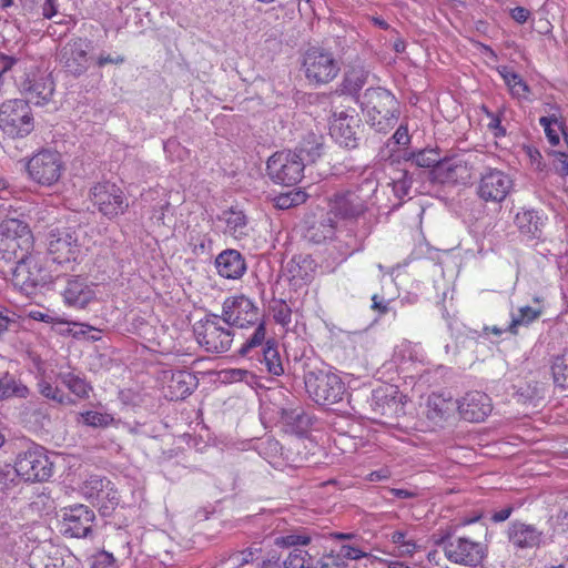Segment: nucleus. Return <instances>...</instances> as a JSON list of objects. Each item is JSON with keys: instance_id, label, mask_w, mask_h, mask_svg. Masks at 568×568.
Masks as SVG:
<instances>
[{"instance_id": "obj_1", "label": "nucleus", "mask_w": 568, "mask_h": 568, "mask_svg": "<svg viewBox=\"0 0 568 568\" xmlns=\"http://www.w3.org/2000/svg\"><path fill=\"white\" fill-rule=\"evenodd\" d=\"M327 219L307 231V237L314 243L332 237L337 220H355L366 211L365 201L354 191L337 192L328 200Z\"/></svg>"}, {"instance_id": "obj_2", "label": "nucleus", "mask_w": 568, "mask_h": 568, "mask_svg": "<svg viewBox=\"0 0 568 568\" xmlns=\"http://www.w3.org/2000/svg\"><path fill=\"white\" fill-rule=\"evenodd\" d=\"M361 105L366 122L377 132H388L398 120V102L394 94L386 89H367L362 98Z\"/></svg>"}, {"instance_id": "obj_3", "label": "nucleus", "mask_w": 568, "mask_h": 568, "mask_svg": "<svg viewBox=\"0 0 568 568\" xmlns=\"http://www.w3.org/2000/svg\"><path fill=\"white\" fill-rule=\"evenodd\" d=\"M435 544L442 546L445 558L455 565L477 568L488 556V545L475 541L466 536L453 537L450 530L445 531Z\"/></svg>"}, {"instance_id": "obj_4", "label": "nucleus", "mask_w": 568, "mask_h": 568, "mask_svg": "<svg viewBox=\"0 0 568 568\" xmlns=\"http://www.w3.org/2000/svg\"><path fill=\"white\" fill-rule=\"evenodd\" d=\"M33 234L29 224L8 213L0 221V252L7 260L26 256L33 248Z\"/></svg>"}, {"instance_id": "obj_5", "label": "nucleus", "mask_w": 568, "mask_h": 568, "mask_svg": "<svg viewBox=\"0 0 568 568\" xmlns=\"http://www.w3.org/2000/svg\"><path fill=\"white\" fill-rule=\"evenodd\" d=\"M308 396L318 405H333L343 399L346 387L338 374L315 369L304 376Z\"/></svg>"}, {"instance_id": "obj_6", "label": "nucleus", "mask_w": 568, "mask_h": 568, "mask_svg": "<svg viewBox=\"0 0 568 568\" xmlns=\"http://www.w3.org/2000/svg\"><path fill=\"white\" fill-rule=\"evenodd\" d=\"M34 129V119L29 102L11 99L0 104V131L11 139L29 135Z\"/></svg>"}, {"instance_id": "obj_7", "label": "nucleus", "mask_w": 568, "mask_h": 568, "mask_svg": "<svg viewBox=\"0 0 568 568\" xmlns=\"http://www.w3.org/2000/svg\"><path fill=\"white\" fill-rule=\"evenodd\" d=\"M14 470L26 481H44L53 474V462L44 447L32 444L17 455Z\"/></svg>"}, {"instance_id": "obj_8", "label": "nucleus", "mask_w": 568, "mask_h": 568, "mask_svg": "<svg viewBox=\"0 0 568 568\" xmlns=\"http://www.w3.org/2000/svg\"><path fill=\"white\" fill-rule=\"evenodd\" d=\"M64 171V163L59 152L42 150L30 158L27 163L29 178L42 186L55 184Z\"/></svg>"}, {"instance_id": "obj_9", "label": "nucleus", "mask_w": 568, "mask_h": 568, "mask_svg": "<svg viewBox=\"0 0 568 568\" xmlns=\"http://www.w3.org/2000/svg\"><path fill=\"white\" fill-rule=\"evenodd\" d=\"M305 165L301 155L288 150L274 153L267 161V174L275 183L294 185L303 178Z\"/></svg>"}, {"instance_id": "obj_10", "label": "nucleus", "mask_w": 568, "mask_h": 568, "mask_svg": "<svg viewBox=\"0 0 568 568\" xmlns=\"http://www.w3.org/2000/svg\"><path fill=\"white\" fill-rule=\"evenodd\" d=\"M47 247L51 260L60 265L77 262L81 254L79 235L74 230L69 227L51 230L48 236Z\"/></svg>"}, {"instance_id": "obj_11", "label": "nucleus", "mask_w": 568, "mask_h": 568, "mask_svg": "<svg viewBox=\"0 0 568 568\" xmlns=\"http://www.w3.org/2000/svg\"><path fill=\"white\" fill-rule=\"evenodd\" d=\"M194 333L199 344L211 353H224L233 342L232 332L221 324V318L216 315L196 323Z\"/></svg>"}, {"instance_id": "obj_12", "label": "nucleus", "mask_w": 568, "mask_h": 568, "mask_svg": "<svg viewBox=\"0 0 568 568\" xmlns=\"http://www.w3.org/2000/svg\"><path fill=\"white\" fill-rule=\"evenodd\" d=\"M90 199L99 212L108 219L124 214L129 207L121 187L109 181L93 185L90 190Z\"/></svg>"}, {"instance_id": "obj_13", "label": "nucleus", "mask_w": 568, "mask_h": 568, "mask_svg": "<svg viewBox=\"0 0 568 568\" xmlns=\"http://www.w3.org/2000/svg\"><path fill=\"white\" fill-rule=\"evenodd\" d=\"M16 267L12 271L11 282L14 287L30 295L34 290L45 283V273L40 265L39 257L32 255L31 252L26 256H19Z\"/></svg>"}, {"instance_id": "obj_14", "label": "nucleus", "mask_w": 568, "mask_h": 568, "mask_svg": "<svg viewBox=\"0 0 568 568\" xmlns=\"http://www.w3.org/2000/svg\"><path fill=\"white\" fill-rule=\"evenodd\" d=\"M222 320L226 325L245 328L261 321L260 310L244 295L227 297L222 307Z\"/></svg>"}, {"instance_id": "obj_15", "label": "nucleus", "mask_w": 568, "mask_h": 568, "mask_svg": "<svg viewBox=\"0 0 568 568\" xmlns=\"http://www.w3.org/2000/svg\"><path fill=\"white\" fill-rule=\"evenodd\" d=\"M511 178L501 170L487 169L477 183V195L485 202L500 203L513 190Z\"/></svg>"}, {"instance_id": "obj_16", "label": "nucleus", "mask_w": 568, "mask_h": 568, "mask_svg": "<svg viewBox=\"0 0 568 568\" xmlns=\"http://www.w3.org/2000/svg\"><path fill=\"white\" fill-rule=\"evenodd\" d=\"M303 65L306 78L315 83H327L338 73V65L332 53L312 48L304 55Z\"/></svg>"}, {"instance_id": "obj_17", "label": "nucleus", "mask_w": 568, "mask_h": 568, "mask_svg": "<svg viewBox=\"0 0 568 568\" xmlns=\"http://www.w3.org/2000/svg\"><path fill=\"white\" fill-rule=\"evenodd\" d=\"M20 89L30 102L40 105L50 101L54 84L49 74L31 63L20 80Z\"/></svg>"}, {"instance_id": "obj_18", "label": "nucleus", "mask_w": 568, "mask_h": 568, "mask_svg": "<svg viewBox=\"0 0 568 568\" xmlns=\"http://www.w3.org/2000/svg\"><path fill=\"white\" fill-rule=\"evenodd\" d=\"M91 42L83 38H74L68 41L59 51V60L67 72L79 77L89 67L88 53Z\"/></svg>"}, {"instance_id": "obj_19", "label": "nucleus", "mask_w": 568, "mask_h": 568, "mask_svg": "<svg viewBox=\"0 0 568 568\" xmlns=\"http://www.w3.org/2000/svg\"><path fill=\"white\" fill-rule=\"evenodd\" d=\"M358 124L359 119L354 110L334 112L329 134L339 145L354 149L357 146L356 128Z\"/></svg>"}, {"instance_id": "obj_20", "label": "nucleus", "mask_w": 568, "mask_h": 568, "mask_svg": "<svg viewBox=\"0 0 568 568\" xmlns=\"http://www.w3.org/2000/svg\"><path fill=\"white\" fill-rule=\"evenodd\" d=\"M508 541L516 549L539 548L547 544L542 530L532 524L520 520L511 521L507 529Z\"/></svg>"}, {"instance_id": "obj_21", "label": "nucleus", "mask_w": 568, "mask_h": 568, "mask_svg": "<svg viewBox=\"0 0 568 568\" xmlns=\"http://www.w3.org/2000/svg\"><path fill=\"white\" fill-rule=\"evenodd\" d=\"M93 519L94 513L81 504L62 509L63 531L70 537H85L91 530Z\"/></svg>"}, {"instance_id": "obj_22", "label": "nucleus", "mask_w": 568, "mask_h": 568, "mask_svg": "<svg viewBox=\"0 0 568 568\" xmlns=\"http://www.w3.org/2000/svg\"><path fill=\"white\" fill-rule=\"evenodd\" d=\"M460 416L471 423H480L490 414L493 406L489 396L481 392H469L456 402Z\"/></svg>"}, {"instance_id": "obj_23", "label": "nucleus", "mask_w": 568, "mask_h": 568, "mask_svg": "<svg viewBox=\"0 0 568 568\" xmlns=\"http://www.w3.org/2000/svg\"><path fill=\"white\" fill-rule=\"evenodd\" d=\"M62 296L69 307L83 310L95 300V292L93 286L83 280L73 278L68 281Z\"/></svg>"}, {"instance_id": "obj_24", "label": "nucleus", "mask_w": 568, "mask_h": 568, "mask_svg": "<svg viewBox=\"0 0 568 568\" xmlns=\"http://www.w3.org/2000/svg\"><path fill=\"white\" fill-rule=\"evenodd\" d=\"M164 379L166 383L165 396L171 400L185 398L196 386L195 377L186 371L165 372Z\"/></svg>"}, {"instance_id": "obj_25", "label": "nucleus", "mask_w": 568, "mask_h": 568, "mask_svg": "<svg viewBox=\"0 0 568 568\" xmlns=\"http://www.w3.org/2000/svg\"><path fill=\"white\" fill-rule=\"evenodd\" d=\"M217 273L229 280H237L246 271V264L242 254L236 250H225L215 258Z\"/></svg>"}, {"instance_id": "obj_26", "label": "nucleus", "mask_w": 568, "mask_h": 568, "mask_svg": "<svg viewBox=\"0 0 568 568\" xmlns=\"http://www.w3.org/2000/svg\"><path fill=\"white\" fill-rule=\"evenodd\" d=\"M435 173L443 183H455L459 179H464L467 166L460 158L450 156L440 159Z\"/></svg>"}, {"instance_id": "obj_27", "label": "nucleus", "mask_w": 568, "mask_h": 568, "mask_svg": "<svg viewBox=\"0 0 568 568\" xmlns=\"http://www.w3.org/2000/svg\"><path fill=\"white\" fill-rule=\"evenodd\" d=\"M456 402L443 395L432 394L427 399L426 416L428 419L439 423L447 418L455 409Z\"/></svg>"}, {"instance_id": "obj_28", "label": "nucleus", "mask_w": 568, "mask_h": 568, "mask_svg": "<svg viewBox=\"0 0 568 568\" xmlns=\"http://www.w3.org/2000/svg\"><path fill=\"white\" fill-rule=\"evenodd\" d=\"M323 135L310 132L301 141L296 153L302 156L304 165L314 163L323 152Z\"/></svg>"}, {"instance_id": "obj_29", "label": "nucleus", "mask_w": 568, "mask_h": 568, "mask_svg": "<svg viewBox=\"0 0 568 568\" xmlns=\"http://www.w3.org/2000/svg\"><path fill=\"white\" fill-rule=\"evenodd\" d=\"M515 224L521 234L536 237L540 233L541 220L534 210H523L515 216Z\"/></svg>"}, {"instance_id": "obj_30", "label": "nucleus", "mask_w": 568, "mask_h": 568, "mask_svg": "<svg viewBox=\"0 0 568 568\" xmlns=\"http://www.w3.org/2000/svg\"><path fill=\"white\" fill-rule=\"evenodd\" d=\"M498 72L514 97L518 99H528V94L530 92L529 87L518 73L511 71L507 67H501Z\"/></svg>"}, {"instance_id": "obj_31", "label": "nucleus", "mask_w": 568, "mask_h": 568, "mask_svg": "<svg viewBox=\"0 0 568 568\" xmlns=\"http://www.w3.org/2000/svg\"><path fill=\"white\" fill-rule=\"evenodd\" d=\"M58 378L72 394L81 399L88 398L92 390L90 384L71 372L60 373Z\"/></svg>"}, {"instance_id": "obj_32", "label": "nucleus", "mask_w": 568, "mask_h": 568, "mask_svg": "<svg viewBox=\"0 0 568 568\" xmlns=\"http://www.w3.org/2000/svg\"><path fill=\"white\" fill-rule=\"evenodd\" d=\"M31 60L27 54L19 52L17 55L0 53V79L10 71H28Z\"/></svg>"}, {"instance_id": "obj_33", "label": "nucleus", "mask_w": 568, "mask_h": 568, "mask_svg": "<svg viewBox=\"0 0 568 568\" xmlns=\"http://www.w3.org/2000/svg\"><path fill=\"white\" fill-rule=\"evenodd\" d=\"M551 375L556 386L564 389L568 388V349L554 357Z\"/></svg>"}, {"instance_id": "obj_34", "label": "nucleus", "mask_w": 568, "mask_h": 568, "mask_svg": "<svg viewBox=\"0 0 568 568\" xmlns=\"http://www.w3.org/2000/svg\"><path fill=\"white\" fill-rule=\"evenodd\" d=\"M108 483L109 479L104 477L90 475L81 485V493L87 499L98 503L103 489L105 486L108 487Z\"/></svg>"}, {"instance_id": "obj_35", "label": "nucleus", "mask_w": 568, "mask_h": 568, "mask_svg": "<svg viewBox=\"0 0 568 568\" xmlns=\"http://www.w3.org/2000/svg\"><path fill=\"white\" fill-rule=\"evenodd\" d=\"M542 313L541 308H534L530 306H523L518 310L516 314L511 315V322L508 325L507 329L517 334V328L519 326H527L534 321H536Z\"/></svg>"}, {"instance_id": "obj_36", "label": "nucleus", "mask_w": 568, "mask_h": 568, "mask_svg": "<svg viewBox=\"0 0 568 568\" xmlns=\"http://www.w3.org/2000/svg\"><path fill=\"white\" fill-rule=\"evenodd\" d=\"M223 220L226 223V232L234 237H242L245 235L246 216L242 211L230 210L224 212Z\"/></svg>"}, {"instance_id": "obj_37", "label": "nucleus", "mask_w": 568, "mask_h": 568, "mask_svg": "<svg viewBox=\"0 0 568 568\" xmlns=\"http://www.w3.org/2000/svg\"><path fill=\"white\" fill-rule=\"evenodd\" d=\"M263 361L271 374L280 376L284 373L280 353L273 339H268L265 343V347L263 349Z\"/></svg>"}, {"instance_id": "obj_38", "label": "nucleus", "mask_w": 568, "mask_h": 568, "mask_svg": "<svg viewBox=\"0 0 568 568\" xmlns=\"http://www.w3.org/2000/svg\"><path fill=\"white\" fill-rule=\"evenodd\" d=\"M390 541L396 546L397 552L400 556H412L418 549L415 539L404 530L393 531L390 534Z\"/></svg>"}, {"instance_id": "obj_39", "label": "nucleus", "mask_w": 568, "mask_h": 568, "mask_svg": "<svg viewBox=\"0 0 568 568\" xmlns=\"http://www.w3.org/2000/svg\"><path fill=\"white\" fill-rule=\"evenodd\" d=\"M368 72L362 68L356 67L348 70L344 78V89L349 94H356L366 83Z\"/></svg>"}, {"instance_id": "obj_40", "label": "nucleus", "mask_w": 568, "mask_h": 568, "mask_svg": "<svg viewBox=\"0 0 568 568\" xmlns=\"http://www.w3.org/2000/svg\"><path fill=\"white\" fill-rule=\"evenodd\" d=\"M253 334L242 344L239 353L247 356L252 349L262 346L265 341L266 327L263 321L257 322Z\"/></svg>"}, {"instance_id": "obj_41", "label": "nucleus", "mask_w": 568, "mask_h": 568, "mask_svg": "<svg viewBox=\"0 0 568 568\" xmlns=\"http://www.w3.org/2000/svg\"><path fill=\"white\" fill-rule=\"evenodd\" d=\"M312 556L301 548H294L283 561V568H311Z\"/></svg>"}, {"instance_id": "obj_42", "label": "nucleus", "mask_w": 568, "mask_h": 568, "mask_svg": "<svg viewBox=\"0 0 568 568\" xmlns=\"http://www.w3.org/2000/svg\"><path fill=\"white\" fill-rule=\"evenodd\" d=\"M282 418L286 424L295 426L297 429H303L310 424V417L302 407L283 409Z\"/></svg>"}, {"instance_id": "obj_43", "label": "nucleus", "mask_w": 568, "mask_h": 568, "mask_svg": "<svg viewBox=\"0 0 568 568\" xmlns=\"http://www.w3.org/2000/svg\"><path fill=\"white\" fill-rule=\"evenodd\" d=\"M80 416L82 422L91 427H108L114 420L112 415L95 410L81 413Z\"/></svg>"}, {"instance_id": "obj_44", "label": "nucleus", "mask_w": 568, "mask_h": 568, "mask_svg": "<svg viewBox=\"0 0 568 568\" xmlns=\"http://www.w3.org/2000/svg\"><path fill=\"white\" fill-rule=\"evenodd\" d=\"M414 163L420 168H433L437 169L440 156L435 149H425L416 153L413 158Z\"/></svg>"}, {"instance_id": "obj_45", "label": "nucleus", "mask_w": 568, "mask_h": 568, "mask_svg": "<svg viewBox=\"0 0 568 568\" xmlns=\"http://www.w3.org/2000/svg\"><path fill=\"white\" fill-rule=\"evenodd\" d=\"M311 542V536L303 532H293L285 536H280L275 538L274 544L277 547H296V546H305Z\"/></svg>"}, {"instance_id": "obj_46", "label": "nucleus", "mask_w": 568, "mask_h": 568, "mask_svg": "<svg viewBox=\"0 0 568 568\" xmlns=\"http://www.w3.org/2000/svg\"><path fill=\"white\" fill-rule=\"evenodd\" d=\"M540 125L544 128L546 136L551 145H558L560 142L559 134L555 129H552V125H557L560 130V125H564L562 122H560L556 115L550 116H542L539 119Z\"/></svg>"}, {"instance_id": "obj_47", "label": "nucleus", "mask_w": 568, "mask_h": 568, "mask_svg": "<svg viewBox=\"0 0 568 568\" xmlns=\"http://www.w3.org/2000/svg\"><path fill=\"white\" fill-rule=\"evenodd\" d=\"M39 392L47 398L58 402L59 404L68 405L72 399L57 387H53L49 382L41 381L39 383Z\"/></svg>"}, {"instance_id": "obj_48", "label": "nucleus", "mask_w": 568, "mask_h": 568, "mask_svg": "<svg viewBox=\"0 0 568 568\" xmlns=\"http://www.w3.org/2000/svg\"><path fill=\"white\" fill-rule=\"evenodd\" d=\"M26 387L17 385L13 377L4 375L0 378V398H8L12 395L24 396Z\"/></svg>"}, {"instance_id": "obj_49", "label": "nucleus", "mask_w": 568, "mask_h": 568, "mask_svg": "<svg viewBox=\"0 0 568 568\" xmlns=\"http://www.w3.org/2000/svg\"><path fill=\"white\" fill-rule=\"evenodd\" d=\"M272 313L274 321L282 326H287L292 322V310L282 300L273 303Z\"/></svg>"}, {"instance_id": "obj_50", "label": "nucleus", "mask_w": 568, "mask_h": 568, "mask_svg": "<svg viewBox=\"0 0 568 568\" xmlns=\"http://www.w3.org/2000/svg\"><path fill=\"white\" fill-rule=\"evenodd\" d=\"M120 501V495L118 490L114 488L113 484L109 480L108 487L103 489V493L100 495V499L97 503L101 508L110 509L118 505Z\"/></svg>"}, {"instance_id": "obj_51", "label": "nucleus", "mask_w": 568, "mask_h": 568, "mask_svg": "<svg viewBox=\"0 0 568 568\" xmlns=\"http://www.w3.org/2000/svg\"><path fill=\"white\" fill-rule=\"evenodd\" d=\"M91 568H119L116 559L111 552L99 551L91 558Z\"/></svg>"}, {"instance_id": "obj_52", "label": "nucleus", "mask_w": 568, "mask_h": 568, "mask_svg": "<svg viewBox=\"0 0 568 568\" xmlns=\"http://www.w3.org/2000/svg\"><path fill=\"white\" fill-rule=\"evenodd\" d=\"M412 183V176L407 172H403L398 179L393 181V190L398 197H403L408 195Z\"/></svg>"}, {"instance_id": "obj_53", "label": "nucleus", "mask_w": 568, "mask_h": 568, "mask_svg": "<svg viewBox=\"0 0 568 568\" xmlns=\"http://www.w3.org/2000/svg\"><path fill=\"white\" fill-rule=\"evenodd\" d=\"M171 204L168 199H162L160 202L152 209L151 221L156 225H164L165 214L169 211Z\"/></svg>"}, {"instance_id": "obj_54", "label": "nucleus", "mask_w": 568, "mask_h": 568, "mask_svg": "<svg viewBox=\"0 0 568 568\" xmlns=\"http://www.w3.org/2000/svg\"><path fill=\"white\" fill-rule=\"evenodd\" d=\"M317 568H346V562L337 554L331 552L320 559Z\"/></svg>"}, {"instance_id": "obj_55", "label": "nucleus", "mask_w": 568, "mask_h": 568, "mask_svg": "<svg viewBox=\"0 0 568 568\" xmlns=\"http://www.w3.org/2000/svg\"><path fill=\"white\" fill-rule=\"evenodd\" d=\"M337 555L341 556V558L344 561H345V559L358 560L361 558L366 557V552H364L359 548L351 546V545H343V546H341Z\"/></svg>"}, {"instance_id": "obj_56", "label": "nucleus", "mask_w": 568, "mask_h": 568, "mask_svg": "<svg viewBox=\"0 0 568 568\" xmlns=\"http://www.w3.org/2000/svg\"><path fill=\"white\" fill-rule=\"evenodd\" d=\"M288 272L291 273L293 278H300L303 281H307L310 278V275L306 271H303L300 263L295 262V260H292L288 264Z\"/></svg>"}, {"instance_id": "obj_57", "label": "nucleus", "mask_w": 568, "mask_h": 568, "mask_svg": "<svg viewBox=\"0 0 568 568\" xmlns=\"http://www.w3.org/2000/svg\"><path fill=\"white\" fill-rule=\"evenodd\" d=\"M124 57L122 55H111V54H100L98 58H97V65L98 67H104L105 64H109V63H113V64H121L124 62Z\"/></svg>"}, {"instance_id": "obj_58", "label": "nucleus", "mask_w": 568, "mask_h": 568, "mask_svg": "<svg viewBox=\"0 0 568 568\" xmlns=\"http://www.w3.org/2000/svg\"><path fill=\"white\" fill-rule=\"evenodd\" d=\"M29 316L36 321H40V322H44V323H53V322L64 323L62 320H60L49 313H43L40 311H31Z\"/></svg>"}, {"instance_id": "obj_59", "label": "nucleus", "mask_w": 568, "mask_h": 568, "mask_svg": "<svg viewBox=\"0 0 568 568\" xmlns=\"http://www.w3.org/2000/svg\"><path fill=\"white\" fill-rule=\"evenodd\" d=\"M555 158L557 162V170L561 174L568 175V153L555 152Z\"/></svg>"}, {"instance_id": "obj_60", "label": "nucleus", "mask_w": 568, "mask_h": 568, "mask_svg": "<svg viewBox=\"0 0 568 568\" xmlns=\"http://www.w3.org/2000/svg\"><path fill=\"white\" fill-rule=\"evenodd\" d=\"M393 139L397 144L406 145L409 142L407 126L400 125L394 133Z\"/></svg>"}, {"instance_id": "obj_61", "label": "nucleus", "mask_w": 568, "mask_h": 568, "mask_svg": "<svg viewBox=\"0 0 568 568\" xmlns=\"http://www.w3.org/2000/svg\"><path fill=\"white\" fill-rule=\"evenodd\" d=\"M510 14L518 23H525L529 17V11L524 7H516L511 10Z\"/></svg>"}, {"instance_id": "obj_62", "label": "nucleus", "mask_w": 568, "mask_h": 568, "mask_svg": "<svg viewBox=\"0 0 568 568\" xmlns=\"http://www.w3.org/2000/svg\"><path fill=\"white\" fill-rule=\"evenodd\" d=\"M513 510H514L513 507L508 506L506 508H503L499 511H495L491 515V520L494 523H503V521L507 520L510 517Z\"/></svg>"}, {"instance_id": "obj_63", "label": "nucleus", "mask_w": 568, "mask_h": 568, "mask_svg": "<svg viewBox=\"0 0 568 568\" xmlns=\"http://www.w3.org/2000/svg\"><path fill=\"white\" fill-rule=\"evenodd\" d=\"M372 302V308L378 311L379 314H386L388 312V303L379 301L377 295H373Z\"/></svg>"}, {"instance_id": "obj_64", "label": "nucleus", "mask_w": 568, "mask_h": 568, "mask_svg": "<svg viewBox=\"0 0 568 568\" xmlns=\"http://www.w3.org/2000/svg\"><path fill=\"white\" fill-rule=\"evenodd\" d=\"M57 13L54 0H45L42 7V14L44 18L50 19Z\"/></svg>"}]
</instances>
